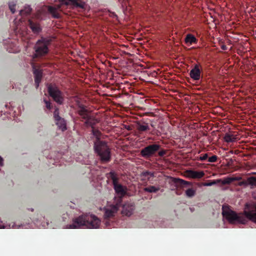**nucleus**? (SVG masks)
Returning a JSON list of instances; mask_svg holds the SVG:
<instances>
[{
    "mask_svg": "<svg viewBox=\"0 0 256 256\" xmlns=\"http://www.w3.org/2000/svg\"><path fill=\"white\" fill-rule=\"evenodd\" d=\"M186 174L188 178L194 179H200L204 176V172L202 171H194L192 170H187Z\"/></svg>",
    "mask_w": 256,
    "mask_h": 256,
    "instance_id": "2eb2a0df",
    "label": "nucleus"
},
{
    "mask_svg": "<svg viewBox=\"0 0 256 256\" xmlns=\"http://www.w3.org/2000/svg\"><path fill=\"white\" fill-rule=\"evenodd\" d=\"M14 24L16 26V30L19 32L23 30L26 26H28L32 32L34 34H38L42 30L38 23L34 22L32 19H28L26 22L24 23V21L22 19L19 20V22L16 23V19L14 20Z\"/></svg>",
    "mask_w": 256,
    "mask_h": 256,
    "instance_id": "39448f33",
    "label": "nucleus"
},
{
    "mask_svg": "<svg viewBox=\"0 0 256 256\" xmlns=\"http://www.w3.org/2000/svg\"><path fill=\"white\" fill-rule=\"evenodd\" d=\"M208 158V154H205L204 155H201V156L198 158V160H199L200 161H204L206 160Z\"/></svg>",
    "mask_w": 256,
    "mask_h": 256,
    "instance_id": "7c9ffc66",
    "label": "nucleus"
},
{
    "mask_svg": "<svg viewBox=\"0 0 256 256\" xmlns=\"http://www.w3.org/2000/svg\"><path fill=\"white\" fill-rule=\"evenodd\" d=\"M33 74H34V76L35 84H36L37 88L38 86H39L40 80H42V70L39 69L33 68Z\"/></svg>",
    "mask_w": 256,
    "mask_h": 256,
    "instance_id": "f3484780",
    "label": "nucleus"
},
{
    "mask_svg": "<svg viewBox=\"0 0 256 256\" xmlns=\"http://www.w3.org/2000/svg\"><path fill=\"white\" fill-rule=\"evenodd\" d=\"M92 134L96 138V140L94 142V145L95 152L99 156L102 163L108 162L111 159L110 150L106 142L98 139L100 135L99 130L93 128Z\"/></svg>",
    "mask_w": 256,
    "mask_h": 256,
    "instance_id": "7ed1b4c3",
    "label": "nucleus"
},
{
    "mask_svg": "<svg viewBox=\"0 0 256 256\" xmlns=\"http://www.w3.org/2000/svg\"><path fill=\"white\" fill-rule=\"evenodd\" d=\"M144 176H150V177L154 176V173L150 172H144L143 173Z\"/></svg>",
    "mask_w": 256,
    "mask_h": 256,
    "instance_id": "473e14b6",
    "label": "nucleus"
},
{
    "mask_svg": "<svg viewBox=\"0 0 256 256\" xmlns=\"http://www.w3.org/2000/svg\"><path fill=\"white\" fill-rule=\"evenodd\" d=\"M54 118L55 120L56 124L58 128L62 131H65L66 130V123L64 119L60 117L58 115V108H56L54 112Z\"/></svg>",
    "mask_w": 256,
    "mask_h": 256,
    "instance_id": "ddd939ff",
    "label": "nucleus"
},
{
    "mask_svg": "<svg viewBox=\"0 0 256 256\" xmlns=\"http://www.w3.org/2000/svg\"><path fill=\"white\" fill-rule=\"evenodd\" d=\"M126 128L128 130H130V126H126Z\"/></svg>",
    "mask_w": 256,
    "mask_h": 256,
    "instance_id": "4c0bfd02",
    "label": "nucleus"
},
{
    "mask_svg": "<svg viewBox=\"0 0 256 256\" xmlns=\"http://www.w3.org/2000/svg\"><path fill=\"white\" fill-rule=\"evenodd\" d=\"M160 148V146L158 144H152L148 145L142 149L140 151V154L142 157L148 158L152 157L154 154Z\"/></svg>",
    "mask_w": 256,
    "mask_h": 256,
    "instance_id": "9b49d317",
    "label": "nucleus"
},
{
    "mask_svg": "<svg viewBox=\"0 0 256 256\" xmlns=\"http://www.w3.org/2000/svg\"><path fill=\"white\" fill-rule=\"evenodd\" d=\"M166 154V152L164 150H162L160 152H158V155H159L160 156H164Z\"/></svg>",
    "mask_w": 256,
    "mask_h": 256,
    "instance_id": "f704fd0d",
    "label": "nucleus"
},
{
    "mask_svg": "<svg viewBox=\"0 0 256 256\" xmlns=\"http://www.w3.org/2000/svg\"><path fill=\"white\" fill-rule=\"evenodd\" d=\"M100 220L96 216L92 214H86L72 220V224L65 226L66 228H100Z\"/></svg>",
    "mask_w": 256,
    "mask_h": 256,
    "instance_id": "f03ea898",
    "label": "nucleus"
},
{
    "mask_svg": "<svg viewBox=\"0 0 256 256\" xmlns=\"http://www.w3.org/2000/svg\"><path fill=\"white\" fill-rule=\"evenodd\" d=\"M108 176L112 180L114 189L115 190L116 194L120 196H124L127 192V188L125 186L118 184V178L116 173L111 172L108 173Z\"/></svg>",
    "mask_w": 256,
    "mask_h": 256,
    "instance_id": "423d86ee",
    "label": "nucleus"
},
{
    "mask_svg": "<svg viewBox=\"0 0 256 256\" xmlns=\"http://www.w3.org/2000/svg\"><path fill=\"white\" fill-rule=\"evenodd\" d=\"M222 49L223 50H226V49H227V47L226 46L224 45V44H222Z\"/></svg>",
    "mask_w": 256,
    "mask_h": 256,
    "instance_id": "c9c22d12",
    "label": "nucleus"
},
{
    "mask_svg": "<svg viewBox=\"0 0 256 256\" xmlns=\"http://www.w3.org/2000/svg\"><path fill=\"white\" fill-rule=\"evenodd\" d=\"M186 196L188 198L194 197L196 194V190L192 188H188V190H186Z\"/></svg>",
    "mask_w": 256,
    "mask_h": 256,
    "instance_id": "b1692460",
    "label": "nucleus"
},
{
    "mask_svg": "<svg viewBox=\"0 0 256 256\" xmlns=\"http://www.w3.org/2000/svg\"><path fill=\"white\" fill-rule=\"evenodd\" d=\"M30 211H32V212H33L34 210H33V208H30Z\"/></svg>",
    "mask_w": 256,
    "mask_h": 256,
    "instance_id": "79ce46f5",
    "label": "nucleus"
},
{
    "mask_svg": "<svg viewBox=\"0 0 256 256\" xmlns=\"http://www.w3.org/2000/svg\"><path fill=\"white\" fill-rule=\"evenodd\" d=\"M84 164H88V162H84Z\"/></svg>",
    "mask_w": 256,
    "mask_h": 256,
    "instance_id": "a19ab883",
    "label": "nucleus"
},
{
    "mask_svg": "<svg viewBox=\"0 0 256 256\" xmlns=\"http://www.w3.org/2000/svg\"><path fill=\"white\" fill-rule=\"evenodd\" d=\"M244 184V182H240L238 183V185L240 186H242Z\"/></svg>",
    "mask_w": 256,
    "mask_h": 256,
    "instance_id": "e433bc0d",
    "label": "nucleus"
},
{
    "mask_svg": "<svg viewBox=\"0 0 256 256\" xmlns=\"http://www.w3.org/2000/svg\"><path fill=\"white\" fill-rule=\"evenodd\" d=\"M236 136L230 134H226L224 136V140L227 143L233 142L236 141Z\"/></svg>",
    "mask_w": 256,
    "mask_h": 256,
    "instance_id": "aec40b11",
    "label": "nucleus"
},
{
    "mask_svg": "<svg viewBox=\"0 0 256 256\" xmlns=\"http://www.w3.org/2000/svg\"><path fill=\"white\" fill-rule=\"evenodd\" d=\"M31 8L30 6H26L23 10H20V14L22 16H26L30 14Z\"/></svg>",
    "mask_w": 256,
    "mask_h": 256,
    "instance_id": "4be33fe9",
    "label": "nucleus"
},
{
    "mask_svg": "<svg viewBox=\"0 0 256 256\" xmlns=\"http://www.w3.org/2000/svg\"><path fill=\"white\" fill-rule=\"evenodd\" d=\"M190 210H192V208H190Z\"/></svg>",
    "mask_w": 256,
    "mask_h": 256,
    "instance_id": "c03bdc74",
    "label": "nucleus"
},
{
    "mask_svg": "<svg viewBox=\"0 0 256 256\" xmlns=\"http://www.w3.org/2000/svg\"><path fill=\"white\" fill-rule=\"evenodd\" d=\"M160 190L159 188L155 186H150L144 188V190L150 193H156Z\"/></svg>",
    "mask_w": 256,
    "mask_h": 256,
    "instance_id": "5701e85b",
    "label": "nucleus"
},
{
    "mask_svg": "<svg viewBox=\"0 0 256 256\" xmlns=\"http://www.w3.org/2000/svg\"><path fill=\"white\" fill-rule=\"evenodd\" d=\"M49 44L48 39L42 38L37 42L35 44V52L38 56H43L48 52V46Z\"/></svg>",
    "mask_w": 256,
    "mask_h": 256,
    "instance_id": "1a4fd4ad",
    "label": "nucleus"
},
{
    "mask_svg": "<svg viewBox=\"0 0 256 256\" xmlns=\"http://www.w3.org/2000/svg\"><path fill=\"white\" fill-rule=\"evenodd\" d=\"M242 179L240 176L236 177H224L223 179H217L219 183L224 184H230L234 181H239Z\"/></svg>",
    "mask_w": 256,
    "mask_h": 256,
    "instance_id": "dca6fc26",
    "label": "nucleus"
},
{
    "mask_svg": "<svg viewBox=\"0 0 256 256\" xmlns=\"http://www.w3.org/2000/svg\"><path fill=\"white\" fill-rule=\"evenodd\" d=\"M190 78L194 80H200V76H201V70H200V64H194V68L190 70Z\"/></svg>",
    "mask_w": 256,
    "mask_h": 256,
    "instance_id": "4468645a",
    "label": "nucleus"
},
{
    "mask_svg": "<svg viewBox=\"0 0 256 256\" xmlns=\"http://www.w3.org/2000/svg\"><path fill=\"white\" fill-rule=\"evenodd\" d=\"M185 42L188 45H192L197 43V39L192 34H188L186 36Z\"/></svg>",
    "mask_w": 256,
    "mask_h": 256,
    "instance_id": "6ab92c4d",
    "label": "nucleus"
},
{
    "mask_svg": "<svg viewBox=\"0 0 256 256\" xmlns=\"http://www.w3.org/2000/svg\"><path fill=\"white\" fill-rule=\"evenodd\" d=\"M135 210V204L132 202H124L121 206L120 214L122 216L130 217L132 215Z\"/></svg>",
    "mask_w": 256,
    "mask_h": 256,
    "instance_id": "f8f14e48",
    "label": "nucleus"
},
{
    "mask_svg": "<svg viewBox=\"0 0 256 256\" xmlns=\"http://www.w3.org/2000/svg\"><path fill=\"white\" fill-rule=\"evenodd\" d=\"M69 216L67 214H63L62 216V219L63 222H66V220H67Z\"/></svg>",
    "mask_w": 256,
    "mask_h": 256,
    "instance_id": "72a5a7b5",
    "label": "nucleus"
},
{
    "mask_svg": "<svg viewBox=\"0 0 256 256\" xmlns=\"http://www.w3.org/2000/svg\"><path fill=\"white\" fill-rule=\"evenodd\" d=\"M8 6L10 10H11L12 14H14L15 12V6H16V4L14 2H9Z\"/></svg>",
    "mask_w": 256,
    "mask_h": 256,
    "instance_id": "c85d7f7f",
    "label": "nucleus"
},
{
    "mask_svg": "<svg viewBox=\"0 0 256 256\" xmlns=\"http://www.w3.org/2000/svg\"><path fill=\"white\" fill-rule=\"evenodd\" d=\"M136 129L140 132H145L150 129L148 123L142 122H136Z\"/></svg>",
    "mask_w": 256,
    "mask_h": 256,
    "instance_id": "a211bd4d",
    "label": "nucleus"
},
{
    "mask_svg": "<svg viewBox=\"0 0 256 256\" xmlns=\"http://www.w3.org/2000/svg\"><path fill=\"white\" fill-rule=\"evenodd\" d=\"M60 4L56 6H49L48 10L49 12L52 15L54 18H59V14L58 10L60 8V6L62 5L74 6L76 7H80L84 8V3L82 2L80 0H60Z\"/></svg>",
    "mask_w": 256,
    "mask_h": 256,
    "instance_id": "20e7f679",
    "label": "nucleus"
},
{
    "mask_svg": "<svg viewBox=\"0 0 256 256\" xmlns=\"http://www.w3.org/2000/svg\"><path fill=\"white\" fill-rule=\"evenodd\" d=\"M78 109L77 110L79 116H80L82 118L85 120V124L92 128L93 126L95 124L96 120L90 116L88 112L84 106L80 104H78Z\"/></svg>",
    "mask_w": 256,
    "mask_h": 256,
    "instance_id": "0eeeda50",
    "label": "nucleus"
},
{
    "mask_svg": "<svg viewBox=\"0 0 256 256\" xmlns=\"http://www.w3.org/2000/svg\"><path fill=\"white\" fill-rule=\"evenodd\" d=\"M176 182L182 187H186L190 184V182H187L180 178H176Z\"/></svg>",
    "mask_w": 256,
    "mask_h": 256,
    "instance_id": "412c9836",
    "label": "nucleus"
},
{
    "mask_svg": "<svg viewBox=\"0 0 256 256\" xmlns=\"http://www.w3.org/2000/svg\"><path fill=\"white\" fill-rule=\"evenodd\" d=\"M8 104H5V106H6V108H7V107H8Z\"/></svg>",
    "mask_w": 256,
    "mask_h": 256,
    "instance_id": "37998d69",
    "label": "nucleus"
},
{
    "mask_svg": "<svg viewBox=\"0 0 256 256\" xmlns=\"http://www.w3.org/2000/svg\"><path fill=\"white\" fill-rule=\"evenodd\" d=\"M7 50L8 52L11 53H16L19 52V49L18 48L14 46L13 48L12 47H8L7 48Z\"/></svg>",
    "mask_w": 256,
    "mask_h": 256,
    "instance_id": "bb28decb",
    "label": "nucleus"
},
{
    "mask_svg": "<svg viewBox=\"0 0 256 256\" xmlns=\"http://www.w3.org/2000/svg\"><path fill=\"white\" fill-rule=\"evenodd\" d=\"M34 223L35 224H36L37 225V226L40 227V226H42V228H48L49 227V224L48 222H44L43 223H42L41 224H39V223L38 222V220L34 221Z\"/></svg>",
    "mask_w": 256,
    "mask_h": 256,
    "instance_id": "cd10ccee",
    "label": "nucleus"
},
{
    "mask_svg": "<svg viewBox=\"0 0 256 256\" xmlns=\"http://www.w3.org/2000/svg\"><path fill=\"white\" fill-rule=\"evenodd\" d=\"M219 181L220 180H208L207 182H204L202 185H203L204 186H211L218 184Z\"/></svg>",
    "mask_w": 256,
    "mask_h": 256,
    "instance_id": "393cba45",
    "label": "nucleus"
},
{
    "mask_svg": "<svg viewBox=\"0 0 256 256\" xmlns=\"http://www.w3.org/2000/svg\"><path fill=\"white\" fill-rule=\"evenodd\" d=\"M123 2H124V4H126V2H128V0H123Z\"/></svg>",
    "mask_w": 256,
    "mask_h": 256,
    "instance_id": "ea45409f",
    "label": "nucleus"
},
{
    "mask_svg": "<svg viewBox=\"0 0 256 256\" xmlns=\"http://www.w3.org/2000/svg\"><path fill=\"white\" fill-rule=\"evenodd\" d=\"M48 92L50 96L52 98L54 101L58 104H61L63 102L64 98L62 94L58 90V87L49 85L48 86Z\"/></svg>",
    "mask_w": 256,
    "mask_h": 256,
    "instance_id": "9d476101",
    "label": "nucleus"
},
{
    "mask_svg": "<svg viewBox=\"0 0 256 256\" xmlns=\"http://www.w3.org/2000/svg\"><path fill=\"white\" fill-rule=\"evenodd\" d=\"M218 160V156L216 155H213L211 157H209L208 159V162H215L216 161H217Z\"/></svg>",
    "mask_w": 256,
    "mask_h": 256,
    "instance_id": "c756f323",
    "label": "nucleus"
},
{
    "mask_svg": "<svg viewBox=\"0 0 256 256\" xmlns=\"http://www.w3.org/2000/svg\"><path fill=\"white\" fill-rule=\"evenodd\" d=\"M106 227H108V224H108V223L107 222H106Z\"/></svg>",
    "mask_w": 256,
    "mask_h": 256,
    "instance_id": "58836bf2",
    "label": "nucleus"
},
{
    "mask_svg": "<svg viewBox=\"0 0 256 256\" xmlns=\"http://www.w3.org/2000/svg\"><path fill=\"white\" fill-rule=\"evenodd\" d=\"M248 182L249 184L256 186V177H250L248 179Z\"/></svg>",
    "mask_w": 256,
    "mask_h": 256,
    "instance_id": "a878e982",
    "label": "nucleus"
},
{
    "mask_svg": "<svg viewBox=\"0 0 256 256\" xmlns=\"http://www.w3.org/2000/svg\"><path fill=\"white\" fill-rule=\"evenodd\" d=\"M120 200L116 204H108L104 208V218L107 219L114 217L120 207Z\"/></svg>",
    "mask_w": 256,
    "mask_h": 256,
    "instance_id": "6e6552de",
    "label": "nucleus"
},
{
    "mask_svg": "<svg viewBox=\"0 0 256 256\" xmlns=\"http://www.w3.org/2000/svg\"><path fill=\"white\" fill-rule=\"evenodd\" d=\"M44 102L46 103V108L48 110L51 108V103L49 101H47L46 100H44Z\"/></svg>",
    "mask_w": 256,
    "mask_h": 256,
    "instance_id": "2f4dec72",
    "label": "nucleus"
},
{
    "mask_svg": "<svg viewBox=\"0 0 256 256\" xmlns=\"http://www.w3.org/2000/svg\"><path fill=\"white\" fill-rule=\"evenodd\" d=\"M222 214L224 218L232 224H245L248 220L256 223V204L249 210L239 213L232 210L228 206H224Z\"/></svg>",
    "mask_w": 256,
    "mask_h": 256,
    "instance_id": "f257e3e1",
    "label": "nucleus"
}]
</instances>
